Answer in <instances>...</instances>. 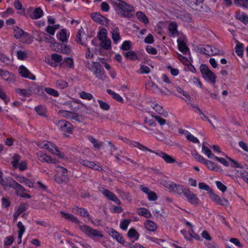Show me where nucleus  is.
Here are the masks:
<instances>
[{
	"label": "nucleus",
	"instance_id": "33",
	"mask_svg": "<svg viewBox=\"0 0 248 248\" xmlns=\"http://www.w3.org/2000/svg\"><path fill=\"white\" fill-rule=\"evenodd\" d=\"M168 29L170 32L171 33V36L174 37L178 34L177 30V25L174 22L170 23L168 26Z\"/></svg>",
	"mask_w": 248,
	"mask_h": 248
},
{
	"label": "nucleus",
	"instance_id": "8",
	"mask_svg": "<svg viewBox=\"0 0 248 248\" xmlns=\"http://www.w3.org/2000/svg\"><path fill=\"white\" fill-rule=\"evenodd\" d=\"M203 53L208 56L223 55V51L216 47L215 46L207 45L202 48Z\"/></svg>",
	"mask_w": 248,
	"mask_h": 248
},
{
	"label": "nucleus",
	"instance_id": "56",
	"mask_svg": "<svg viewBox=\"0 0 248 248\" xmlns=\"http://www.w3.org/2000/svg\"><path fill=\"white\" fill-rule=\"evenodd\" d=\"M33 35L37 37L36 40L39 42H43L44 36H46V34L44 32L35 31L33 32Z\"/></svg>",
	"mask_w": 248,
	"mask_h": 248
},
{
	"label": "nucleus",
	"instance_id": "19",
	"mask_svg": "<svg viewBox=\"0 0 248 248\" xmlns=\"http://www.w3.org/2000/svg\"><path fill=\"white\" fill-rule=\"evenodd\" d=\"M0 76L1 78L6 82H11L15 80V75L5 70H0Z\"/></svg>",
	"mask_w": 248,
	"mask_h": 248
},
{
	"label": "nucleus",
	"instance_id": "22",
	"mask_svg": "<svg viewBox=\"0 0 248 248\" xmlns=\"http://www.w3.org/2000/svg\"><path fill=\"white\" fill-rule=\"evenodd\" d=\"M107 232L120 243L122 244L124 243V238L119 233L114 229L111 228H107Z\"/></svg>",
	"mask_w": 248,
	"mask_h": 248
},
{
	"label": "nucleus",
	"instance_id": "43",
	"mask_svg": "<svg viewBox=\"0 0 248 248\" xmlns=\"http://www.w3.org/2000/svg\"><path fill=\"white\" fill-rule=\"evenodd\" d=\"M73 212L81 216L86 217L89 216V213L86 209L80 208L78 207H75L73 208Z\"/></svg>",
	"mask_w": 248,
	"mask_h": 248
},
{
	"label": "nucleus",
	"instance_id": "38",
	"mask_svg": "<svg viewBox=\"0 0 248 248\" xmlns=\"http://www.w3.org/2000/svg\"><path fill=\"white\" fill-rule=\"evenodd\" d=\"M137 212L139 215L147 218L150 217L152 216V214L147 209L143 207L137 209Z\"/></svg>",
	"mask_w": 248,
	"mask_h": 248
},
{
	"label": "nucleus",
	"instance_id": "30",
	"mask_svg": "<svg viewBox=\"0 0 248 248\" xmlns=\"http://www.w3.org/2000/svg\"><path fill=\"white\" fill-rule=\"evenodd\" d=\"M111 33L113 42L115 44H118L121 40L118 28L117 27H114L111 29Z\"/></svg>",
	"mask_w": 248,
	"mask_h": 248
},
{
	"label": "nucleus",
	"instance_id": "42",
	"mask_svg": "<svg viewBox=\"0 0 248 248\" xmlns=\"http://www.w3.org/2000/svg\"><path fill=\"white\" fill-rule=\"evenodd\" d=\"M145 228L149 231L154 232L156 228V225L152 221L147 220L144 223Z\"/></svg>",
	"mask_w": 248,
	"mask_h": 248
},
{
	"label": "nucleus",
	"instance_id": "48",
	"mask_svg": "<svg viewBox=\"0 0 248 248\" xmlns=\"http://www.w3.org/2000/svg\"><path fill=\"white\" fill-rule=\"evenodd\" d=\"M16 56L18 60L23 61L27 59L28 54L25 50H19L16 52Z\"/></svg>",
	"mask_w": 248,
	"mask_h": 248
},
{
	"label": "nucleus",
	"instance_id": "34",
	"mask_svg": "<svg viewBox=\"0 0 248 248\" xmlns=\"http://www.w3.org/2000/svg\"><path fill=\"white\" fill-rule=\"evenodd\" d=\"M188 56L187 57L183 56L181 54L178 53V58L179 60L181 62L185 65L188 66L191 64V62H192L191 57L189 55V54H188Z\"/></svg>",
	"mask_w": 248,
	"mask_h": 248
},
{
	"label": "nucleus",
	"instance_id": "50",
	"mask_svg": "<svg viewBox=\"0 0 248 248\" xmlns=\"http://www.w3.org/2000/svg\"><path fill=\"white\" fill-rule=\"evenodd\" d=\"M21 41L25 44H31L32 41V39L31 35L27 32H25L22 37H21Z\"/></svg>",
	"mask_w": 248,
	"mask_h": 248
},
{
	"label": "nucleus",
	"instance_id": "2",
	"mask_svg": "<svg viewBox=\"0 0 248 248\" xmlns=\"http://www.w3.org/2000/svg\"><path fill=\"white\" fill-rule=\"evenodd\" d=\"M88 67L93 73V74L98 79L101 80H106L108 77L105 74V71L102 68L100 64L98 62H92L88 63Z\"/></svg>",
	"mask_w": 248,
	"mask_h": 248
},
{
	"label": "nucleus",
	"instance_id": "21",
	"mask_svg": "<svg viewBox=\"0 0 248 248\" xmlns=\"http://www.w3.org/2000/svg\"><path fill=\"white\" fill-rule=\"evenodd\" d=\"M150 106L158 114L162 115L165 117H168V113L167 111L158 104L156 102L154 101L151 102Z\"/></svg>",
	"mask_w": 248,
	"mask_h": 248
},
{
	"label": "nucleus",
	"instance_id": "26",
	"mask_svg": "<svg viewBox=\"0 0 248 248\" xmlns=\"http://www.w3.org/2000/svg\"><path fill=\"white\" fill-rule=\"evenodd\" d=\"M204 164L206 165L209 170L212 171H214L217 172H221L223 171V170L221 167L218 166L214 162L210 160H206Z\"/></svg>",
	"mask_w": 248,
	"mask_h": 248
},
{
	"label": "nucleus",
	"instance_id": "7",
	"mask_svg": "<svg viewBox=\"0 0 248 248\" xmlns=\"http://www.w3.org/2000/svg\"><path fill=\"white\" fill-rule=\"evenodd\" d=\"M186 36L184 34L180 35L177 39L178 49L185 55L190 54L189 50L186 45Z\"/></svg>",
	"mask_w": 248,
	"mask_h": 248
},
{
	"label": "nucleus",
	"instance_id": "39",
	"mask_svg": "<svg viewBox=\"0 0 248 248\" xmlns=\"http://www.w3.org/2000/svg\"><path fill=\"white\" fill-rule=\"evenodd\" d=\"M16 92L19 96L23 97H28L31 94V92L30 89H21L18 88L16 90Z\"/></svg>",
	"mask_w": 248,
	"mask_h": 248
},
{
	"label": "nucleus",
	"instance_id": "53",
	"mask_svg": "<svg viewBox=\"0 0 248 248\" xmlns=\"http://www.w3.org/2000/svg\"><path fill=\"white\" fill-rule=\"evenodd\" d=\"M107 36L108 31L105 28L100 29L97 34V36L100 41L107 39Z\"/></svg>",
	"mask_w": 248,
	"mask_h": 248
},
{
	"label": "nucleus",
	"instance_id": "20",
	"mask_svg": "<svg viewBox=\"0 0 248 248\" xmlns=\"http://www.w3.org/2000/svg\"><path fill=\"white\" fill-rule=\"evenodd\" d=\"M91 17L95 22L100 24L106 25L108 23V20L102 16L99 13H94L91 15Z\"/></svg>",
	"mask_w": 248,
	"mask_h": 248
},
{
	"label": "nucleus",
	"instance_id": "45",
	"mask_svg": "<svg viewBox=\"0 0 248 248\" xmlns=\"http://www.w3.org/2000/svg\"><path fill=\"white\" fill-rule=\"evenodd\" d=\"M58 114L62 117H65L66 118H73L76 119L74 116V114L71 111L65 110H60L58 112Z\"/></svg>",
	"mask_w": 248,
	"mask_h": 248
},
{
	"label": "nucleus",
	"instance_id": "61",
	"mask_svg": "<svg viewBox=\"0 0 248 248\" xmlns=\"http://www.w3.org/2000/svg\"><path fill=\"white\" fill-rule=\"evenodd\" d=\"M161 184L166 188L172 191L174 186L175 183L171 181H164L161 183Z\"/></svg>",
	"mask_w": 248,
	"mask_h": 248
},
{
	"label": "nucleus",
	"instance_id": "37",
	"mask_svg": "<svg viewBox=\"0 0 248 248\" xmlns=\"http://www.w3.org/2000/svg\"><path fill=\"white\" fill-rule=\"evenodd\" d=\"M186 226L189 227L190 230H189V234L191 238H193L197 240H201V238L199 235L195 233L193 230V225L191 223L188 221L186 222Z\"/></svg>",
	"mask_w": 248,
	"mask_h": 248
},
{
	"label": "nucleus",
	"instance_id": "60",
	"mask_svg": "<svg viewBox=\"0 0 248 248\" xmlns=\"http://www.w3.org/2000/svg\"><path fill=\"white\" fill-rule=\"evenodd\" d=\"M37 113L42 116L46 117V109L45 107L39 106L35 108Z\"/></svg>",
	"mask_w": 248,
	"mask_h": 248
},
{
	"label": "nucleus",
	"instance_id": "58",
	"mask_svg": "<svg viewBox=\"0 0 248 248\" xmlns=\"http://www.w3.org/2000/svg\"><path fill=\"white\" fill-rule=\"evenodd\" d=\"M144 123L151 127H155L156 125V121L153 118V115L151 116V118H145Z\"/></svg>",
	"mask_w": 248,
	"mask_h": 248
},
{
	"label": "nucleus",
	"instance_id": "35",
	"mask_svg": "<svg viewBox=\"0 0 248 248\" xmlns=\"http://www.w3.org/2000/svg\"><path fill=\"white\" fill-rule=\"evenodd\" d=\"M43 16V11L41 8L38 7L35 8L30 15L32 19H38Z\"/></svg>",
	"mask_w": 248,
	"mask_h": 248
},
{
	"label": "nucleus",
	"instance_id": "51",
	"mask_svg": "<svg viewBox=\"0 0 248 248\" xmlns=\"http://www.w3.org/2000/svg\"><path fill=\"white\" fill-rule=\"evenodd\" d=\"M235 17L237 19L243 21L244 23L248 22V16L244 12H238L236 13Z\"/></svg>",
	"mask_w": 248,
	"mask_h": 248
},
{
	"label": "nucleus",
	"instance_id": "14",
	"mask_svg": "<svg viewBox=\"0 0 248 248\" xmlns=\"http://www.w3.org/2000/svg\"><path fill=\"white\" fill-rule=\"evenodd\" d=\"M58 128L62 131L71 133L72 132L73 128L71 124L65 121L60 120L56 124Z\"/></svg>",
	"mask_w": 248,
	"mask_h": 248
},
{
	"label": "nucleus",
	"instance_id": "23",
	"mask_svg": "<svg viewBox=\"0 0 248 248\" xmlns=\"http://www.w3.org/2000/svg\"><path fill=\"white\" fill-rule=\"evenodd\" d=\"M179 132L183 135H184L187 140L194 143H200L199 140L195 137L194 135L191 134L189 131L186 130L180 129Z\"/></svg>",
	"mask_w": 248,
	"mask_h": 248
},
{
	"label": "nucleus",
	"instance_id": "4",
	"mask_svg": "<svg viewBox=\"0 0 248 248\" xmlns=\"http://www.w3.org/2000/svg\"><path fill=\"white\" fill-rule=\"evenodd\" d=\"M56 171L57 175L55 177V181L59 184L67 183L69 180V177L67 174L68 170L60 166H57L56 168Z\"/></svg>",
	"mask_w": 248,
	"mask_h": 248
},
{
	"label": "nucleus",
	"instance_id": "64",
	"mask_svg": "<svg viewBox=\"0 0 248 248\" xmlns=\"http://www.w3.org/2000/svg\"><path fill=\"white\" fill-rule=\"evenodd\" d=\"M241 149L246 153H248V143L243 140H240L238 143Z\"/></svg>",
	"mask_w": 248,
	"mask_h": 248
},
{
	"label": "nucleus",
	"instance_id": "11",
	"mask_svg": "<svg viewBox=\"0 0 248 248\" xmlns=\"http://www.w3.org/2000/svg\"><path fill=\"white\" fill-rule=\"evenodd\" d=\"M147 88L156 94H161L163 95H167L171 93L170 90L167 89L166 92L161 90L159 87L153 82H149L147 84Z\"/></svg>",
	"mask_w": 248,
	"mask_h": 248
},
{
	"label": "nucleus",
	"instance_id": "24",
	"mask_svg": "<svg viewBox=\"0 0 248 248\" xmlns=\"http://www.w3.org/2000/svg\"><path fill=\"white\" fill-rule=\"evenodd\" d=\"M79 163L83 166L88 167L95 170H99L101 169V167L98 164H95L94 162L88 160L80 159L79 160Z\"/></svg>",
	"mask_w": 248,
	"mask_h": 248
},
{
	"label": "nucleus",
	"instance_id": "25",
	"mask_svg": "<svg viewBox=\"0 0 248 248\" xmlns=\"http://www.w3.org/2000/svg\"><path fill=\"white\" fill-rule=\"evenodd\" d=\"M79 163L83 166L88 167L95 170H99L101 169V167L98 164H95L94 162L88 160L80 159L79 160Z\"/></svg>",
	"mask_w": 248,
	"mask_h": 248
},
{
	"label": "nucleus",
	"instance_id": "57",
	"mask_svg": "<svg viewBox=\"0 0 248 248\" xmlns=\"http://www.w3.org/2000/svg\"><path fill=\"white\" fill-rule=\"evenodd\" d=\"M100 46L101 48L105 49H108L111 47V41L109 39H107L104 40H101Z\"/></svg>",
	"mask_w": 248,
	"mask_h": 248
},
{
	"label": "nucleus",
	"instance_id": "6",
	"mask_svg": "<svg viewBox=\"0 0 248 248\" xmlns=\"http://www.w3.org/2000/svg\"><path fill=\"white\" fill-rule=\"evenodd\" d=\"M9 186L13 188L16 190V192L18 196L28 199L31 198V196L29 194L25 192V189L24 188L15 181H13L9 184Z\"/></svg>",
	"mask_w": 248,
	"mask_h": 248
},
{
	"label": "nucleus",
	"instance_id": "62",
	"mask_svg": "<svg viewBox=\"0 0 248 248\" xmlns=\"http://www.w3.org/2000/svg\"><path fill=\"white\" fill-rule=\"evenodd\" d=\"M0 99L4 101L5 104L7 105L10 101V98L6 94L1 87H0Z\"/></svg>",
	"mask_w": 248,
	"mask_h": 248
},
{
	"label": "nucleus",
	"instance_id": "40",
	"mask_svg": "<svg viewBox=\"0 0 248 248\" xmlns=\"http://www.w3.org/2000/svg\"><path fill=\"white\" fill-rule=\"evenodd\" d=\"M20 159V156L17 154H15L12 157L11 163L14 169H17Z\"/></svg>",
	"mask_w": 248,
	"mask_h": 248
},
{
	"label": "nucleus",
	"instance_id": "52",
	"mask_svg": "<svg viewBox=\"0 0 248 248\" xmlns=\"http://www.w3.org/2000/svg\"><path fill=\"white\" fill-rule=\"evenodd\" d=\"M127 235L130 238L133 239L134 240H137L139 237V234L134 229H130Z\"/></svg>",
	"mask_w": 248,
	"mask_h": 248
},
{
	"label": "nucleus",
	"instance_id": "63",
	"mask_svg": "<svg viewBox=\"0 0 248 248\" xmlns=\"http://www.w3.org/2000/svg\"><path fill=\"white\" fill-rule=\"evenodd\" d=\"M193 157L198 161L204 164L206 160L202 156L200 155L198 152H194L192 153Z\"/></svg>",
	"mask_w": 248,
	"mask_h": 248
},
{
	"label": "nucleus",
	"instance_id": "17",
	"mask_svg": "<svg viewBox=\"0 0 248 248\" xmlns=\"http://www.w3.org/2000/svg\"><path fill=\"white\" fill-rule=\"evenodd\" d=\"M210 199L217 204L221 205H227L228 201L226 199L220 197L213 192V190L209 194Z\"/></svg>",
	"mask_w": 248,
	"mask_h": 248
},
{
	"label": "nucleus",
	"instance_id": "18",
	"mask_svg": "<svg viewBox=\"0 0 248 248\" xmlns=\"http://www.w3.org/2000/svg\"><path fill=\"white\" fill-rule=\"evenodd\" d=\"M99 190L103 194V195L105 196L107 198H108V200L115 202L117 204H121L120 201L112 192L103 188H101Z\"/></svg>",
	"mask_w": 248,
	"mask_h": 248
},
{
	"label": "nucleus",
	"instance_id": "3",
	"mask_svg": "<svg viewBox=\"0 0 248 248\" xmlns=\"http://www.w3.org/2000/svg\"><path fill=\"white\" fill-rule=\"evenodd\" d=\"M200 71L203 78L208 82L212 84H215L217 77L208 67L204 64H201L200 67Z\"/></svg>",
	"mask_w": 248,
	"mask_h": 248
},
{
	"label": "nucleus",
	"instance_id": "54",
	"mask_svg": "<svg viewBox=\"0 0 248 248\" xmlns=\"http://www.w3.org/2000/svg\"><path fill=\"white\" fill-rule=\"evenodd\" d=\"M14 33L15 37L17 39H20L22 37L25 31L19 27L16 26L14 28Z\"/></svg>",
	"mask_w": 248,
	"mask_h": 248
},
{
	"label": "nucleus",
	"instance_id": "29",
	"mask_svg": "<svg viewBox=\"0 0 248 248\" xmlns=\"http://www.w3.org/2000/svg\"><path fill=\"white\" fill-rule=\"evenodd\" d=\"M17 226L18 228L17 243L18 244H21L22 242V235L25 233L26 229L24 225L20 221H19L17 223Z\"/></svg>",
	"mask_w": 248,
	"mask_h": 248
},
{
	"label": "nucleus",
	"instance_id": "44",
	"mask_svg": "<svg viewBox=\"0 0 248 248\" xmlns=\"http://www.w3.org/2000/svg\"><path fill=\"white\" fill-rule=\"evenodd\" d=\"M202 152L209 158H214L215 156L212 153L211 150L205 146L204 144L202 145Z\"/></svg>",
	"mask_w": 248,
	"mask_h": 248
},
{
	"label": "nucleus",
	"instance_id": "49",
	"mask_svg": "<svg viewBox=\"0 0 248 248\" xmlns=\"http://www.w3.org/2000/svg\"><path fill=\"white\" fill-rule=\"evenodd\" d=\"M68 86L67 81L63 79H58L56 81V87L60 89H64Z\"/></svg>",
	"mask_w": 248,
	"mask_h": 248
},
{
	"label": "nucleus",
	"instance_id": "5",
	"mask_svg": "<svg viewBox=\"0 0 248 248\" xmlns=\"http://www.w3.org/2000/svg\"><path fill=\"white\" fill-rule=\"evenodd\" d=\"M79 229L82 232L91 237H102L103 236L101 232L93 229L86 225L79 226Z\"/></svg>",
	"mask_w": 248,
	"mask_h": 248
},
{
	"label": "nucleus",
	"instance_id": "15",
	"mask_svg": "<svg viewBox=\"0 0 248 248\" xmlns=\"http://www.w3.org/2000/svg\"><path fill=\"white\" fill-rule=\"evenodd\" d=\"M184 196L186 198L187 201L194 205H197L199 204V199L197 196L192 192L190 191L189 188L186 190Z\"/></svg>",
	"mask_w": 248,
	"mask_h": 248
},
{
	"label": "nucleus",
	"instance_id": "47",
	"mask_svg": "<svg viewBox=\"0 0 248 248\" xmlns=\"http://www.w3.org/2000/svg\"><path fill=\"white\" fill-rule=\"evenodd\" d=\"M136 16L138 19L145 24L149 23V20L146 15L142 12L139 11L137 12Z\"/></svg>",
	"mask_w": 248,
	"mask_h": 248
},
{
	"label": "nucleus",
	"instance_id": "1",
	"mask_svg": "<svg viewBox=\"0 0 248 248\" xmlns=\"http://www.w3.org/2000/svg\"><path fill=\"white\" fill-rule=\"evenodd\" d=\"M37 145L41 149L47 150L52 155L57 156L64 160H67L68 157L61 152L58 147L53 142L47 140H42L36 143Z\"/></svg>",
	"mask_w": 248,
	"mask_h": 248
},
{
	"label": "nucleus",
	"instance_id": "27",
	"mask_svg": "<svg viewBox=\"0 0 248 248\" xmlns=\"http://www.w3.org/2000/svg\"><path fill=\"white\" fill-rule=\"evenodd\" d=\"M141 190L143 192L145 193L147 195L148 199L149 201H155L157 199L156 194L153 191L150 190L147 187L141 186Z\"/></svg>",
	"mask_w": 248,
	"mask_h": 248
},
{
	"label": "nucleus",
	"instance_id": "10",
	"mask_svg": "<svg viewBox=\"0 0 248 248\" xmlns=\"http://www.w3.org/2000/svg\"><path fill=\"white\" fill-rule=\"evenodd\" d=\"M62 60V58L61 55L53 53L51 55L50 57L46 58V62L53 67H56L59 63H60Z\"/></svg>",
	"mask_w": 248,
	"mask_h": 248
},
{
	"label": "nucleus",
	"instance_id": "36",
	"mask_svg": "<svg viewBox=\"0 0 248 248\" xmlns=\"http://www.w3.org/2000/svg\"><path fill=\"white\" fill-rule=\"evenodd\" d=\"M188 188L185 187L181 185H178L175 183L172 190V192H175L179 195L182 194H184L186 190H187Z\"/></svg>",
	"mask_w": 248,
	"mask_h": 248
},
{
	"label": "nucleus",
	"instance_id": "32",
	"mask_svg": "<svg viewBox=\"0 0 248 248\" xmlns=\"http://www.w3.org/2000/svg\"><path fill=\"white\" fill-rule=\"evenodd\" d=\"M61 65L68 68L74 67V62L73 59L71 57H67L64 59L63 61L61 63Z\"/></svg>",
	"mask_w": 248,
	"mask_h": 248
},
{
	"label": "nucleus",
	"instance_id": "16",
	"mask_svg": "<svg viewBox=\"0 0 248 248\" xmlns=\"http://www.w3.org/2000/svg\"><path fill=\"white\" fill-rule=\"evenodd\" d=\"M87 39V35L85 33L84 30L81 28L78 31L76 41L82 46H85Z\"/></svg>",
	"mask_w": 248,
	"mask_h": 248
},
{
	"label": "nucleus",
	"instance_id": "59",
	"mask_svg": "<svg viewBox=\"0 0 248 248\" xmlns=\"http://www.w3.org/2000/svg\"><path fill=\"white\" fill-rule=\"evenodd\" d=\"M79 97L83 99L91 100L93 98V95L89 93L82 91L79 93Z\"/></svg>",
	"mask_w": 248,
	"mask_h": 248
},
{
	"label": "nucleus",
	"instance_id": "13",
	"mask_svg": "<svg viewBox=\"0 0 248 248\" xmlns=\"http://www.w3.org/2000/svg\"><path fill=\"white\" fill-rule=\"evenodd\" d=\"M18 73L20 75L24 78L29 79L32 80H35L36 77L25 66L22 65L19 66Z\"/></svg>",
	"mask_w": 248,
	"mask_h": 248
},
{
	"label": "nucleus",
	"instance_id": "46",
	"mask_svg": "<svg viewBox=\"0 0 248 248\" xmlns=\"http://www.w3.org/2000/svg\"><path fill=\"white\" fill-rule=\"evenodd\" d=\"M107 93L111 95L112 98L117 101L119 102L120 103H123L124 99L122 98V97L118 93L114 92V91L111 90H107Z\"/></svg>",
	"mask_w": 248,
	"mask_h": 248
},
{
	"label": "nucleus",
	"instance_id": "55",
	"mask_svg": "<svg viewBox=\"0 0 248 248\" xmlns=\"http://www.w3.org/2000/svg\"><path fill=\"white\" fill-rule=\"evenodd\" d=\"M61 214H62V216L65 219H69L73 222H78L77 218L72 215L68 213H66L63 212H61Z\"/></svg>",
	"mask_w": 248,
	"mask_h": 248
},
{
	"label": "nucleus",
	"instance_id": "31",
	"mask_svg": "<svg viewBox=\"0 0 248 248\" xmlns=\"http://www.w3.org/2000/svg\"><path fill=\"white\" fill-rule=\"evenodd\" d=\"M60 25L59 24H55L53 25H48L46 28V31L51 36H53L57 30L59 29Z\"/></svg>",
	"mask_w": 248,
	"mask_h": 248
},
{
	"label": "nucleus",
	"instance_id": "12",
	"mask_svg": "<svg viewBox=\"0 0 248 248\" xmlns=\"http://www.w3.org/2000/svg\"><path fill=\"white\" fill-rule=\"evenodd\" d=\"M153 153L162 158L167 164H172L177 162L176 158L165 152L161 151H154Z\"/></svg>",
	"mask_w": 248,
	"mask_h": 248
},
{
	"label": "nucleus",
	"instance_id": "9",
	"mask_svg": "<svg viewBox=\"0 0 248 248\" xmlns=\"http://www.w3.org/2000/svg\"><path fill=\"white\" fill-rule=\"evenodd\" d=\"M37 157L39 161L42 162H46L49 164H56L58 160L48 155L42 151H39L36 154Z\"/></svg>",
	"mask_w": 248,
	"mask_h": 248
},
{
	"label": "nucleus",
	"instance_id": "28",
	"mask_svg": "<svg viewBox=\"0 0 248 248\" xmlns=\"http://www.w3.org/2000/svg\"><path fill=\"white\" fill-rule=\"evenodd\" d=\"M70 35V32L66 29L61 30L57 34V37L58 40L62 42H66Z\"/></svg>",
	"mask_w": 248,
	"mask_h": 248
},
{
	"label": "nucleus",
	"instance_id": "41",
	"mask_svg": "<svg viewBox=\"0 0 248 248\" xmlns=\"http://www.w3.org/2000/svg\"><path fill=\"white\" fill-rule=\"evenodd\" d=\"M88 140L93 144V147L97 149H100L103 145V142H98L97 140L91 136L87 137Z\"/></svg>",
	"mask_w": 248,
	"mask_h": 248
}]
</instances>
